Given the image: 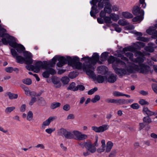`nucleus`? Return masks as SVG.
I'll use <instances>...</instances> for the list:
<instances>
[{"label": "nucleus", "mask_w": 157, "mask_h": 157, "mask_svg": "<svg viewBox=\"0 0 157 157\" xmlns=\"http://www.w3.org/2000/svg\"><path fill=\"white\" fill-rule=\"evenodd\" d=\"M104 10L106 12V13H111L112 11L111 4L109 2H106L105 3Z\"/></svg>", "instance_id": "nucleus-19"}, {"label": "nucleus", "mask_w": 157, "mask_h": 157, "mask_svg": "<svg viewBox=\"0 0 157 157\" xmlns=\"http://www.w3.org/2000/svg\"><path fill=\"white\" fill-rule=\"evenodd\" d=\"M64 137L68 139H73L74 138V136L73 134V131L72 132H71L67 131Z\"/></svg>", "instance_id": "nucleus-26"}, {"label": "nucleus", "mask_w": 157, "mask_h": 157, "mask_svg": "<svg viewBox=\"0 0 157 157\" xmlns=\"http://www.w3.org/2000/svg\"><path fill=\"white\" fill-rule=\"evenodd\" d=\"M132 99H120V105L127 104L130 103H132L133 101Z\"/></svg>", "instance_id": "nucleus-20"}, {"label": "nucleus", "mask_w": 157, "mask_h": 157, "mask_svg": "<svg viewBox=\"0 0 157 157\" xmlns=\"http://www.w3.org/2000/svg\"><path fill=\"white\" fill-rule=\"evenodd\" d=\"M6 95L8 96L10 99H17L18 97V95L17 94H13L10 92H7Z\"/></svg>", "instance_id": "nucleus-25"}, {"label": "nucleus", "mask_w": 157, "mask_h": 157, "mask_svg": "<svg viewBox=\"0 0 157 157\" xmlns=\"http://www.w3.org/2000/svg\"><path fill=\"white\" fill-rule=\"evenodd\" d=\"M147 33L150 35H153L154 36H157V31L155 30L154 27H150L146 30Z\"/></svg>", "instance_id": "nucleus-16"}, {"label": "nucleus", "mask_w": 157, "mask_h": 157, "mask_svg": "<svg viewBox=\"0 0 157 157\" xmlns=\"http://www.w3.org/2000/svg\"><path fill=\"white\" fill-rule=\"evenodd\" d=\"M61 105V103L59 102H54L52 103L50 106V108L52 109H54L59 107Z\"/></svg>", "instance_id": "nucleus-33"}, {"label": "nucleus", "mask_w": 157, "mask_h": 157, "mask_svg": "<svg viewBox=\"0 0 157 157\" xmlns=\"http://www.w3.org/2000/svg\"><path fill=\"white\" fill-rule=\"evenodd\" d=\"M23 55L25 57V64H29L32 63L33 59H32V54L30 52L27 51L23 52Z\"/></svg>", "instance_id": "nucleus-11"}, {"label": "nucleus", "mask_w": 157, "mask_h": 157, "mask_svg": "<svg viewBox=\"0 0 157 157\" xmlns=\"http://www.w3.org/2000/svg\"><path fill=\"white\" fill-rule=\"evenodd\" d=\"M55 130V128H48L46 129L45 131L48 134H51Z\"/></svg>", "instance_id": "nucleus-56"}, {"label": "nucleus", "mask_w": 157, "mask_h": 157, "mask_svg": "<svg viewBox=\"0 0 157 157\" xmlns=\"http://www.w3.org/2000/svg\"><path fill=\"white\" fill-rule=\"evenodd\" d=\"M122 15L123 17L127 19L132 18L133 17L132 15L128 12H123Z\"/></svg>", "instance_id": "nucleus-29"}, {"label": "nucleus", "mask_w": 157, "mask_h": 157, "mask_svg": "<svg viewBox=\"0 0 157 157\" xmlns=\"http://www.w3.org/2000/svg\"><path fill=\"white\" fill-rule=\"evenodd\" d=\"M15 109V107L14 106L7 107L5 109V112L7 114H9L13 111Z\"/></svg>", "instance_id": "nucleus-35"}, {"label": "nucleus", "mask_w": 157, "mask_h": 157, "mask_svg": "<svg viewBox=\"0 0 157 157\" xmlns=\"http://www.w3.org/2000/svg\"><path fill=\"white\" fill-rule=\"evenodd\" d=\"M112 25L113 26L115 27V29L116 31H117L119 33H120L121 32V28L117 26V25L116 24L113 23V24H112Z\"/></svg>", "instance_id": "nucleus-55"}, {"label": "nucleus", "mask_w": 157, "mask_h": 157, "mask_svg": "<svg viewBox=\"0 0 157 157\" xmlns=\"http://www.w3.org/2000/svg\"><path fill=\"white\" fill-rule=\"evenodd\" d=\"M144 19V16L141 15L135 17L133 18L132 19V21L133 22H137L138 21H141Z\"/></svg>", "instance_id": "nucleus-32"}, {"label": "nucleus", "mask_w": 157, "mask_h": 157, "mask_svg": "<svg viewBox=\"0 0 157 157\" xmlns=\"http://www.w3.org/2000/svg\"><path fill=\"white\" fill-rule=\"evenodd\" d=\"M61 81L64 84H66L69 82V79L67 77H64L62 78Z\"/></svg>", "instance_id": "nucleus-44"}, {"label": "nucleus", "mask_w": 157, "mask_h": 157, "mask_svg": "<svg viewBox=\"0 0 157 157\" xmlns=\"http://www.w3.org/2000/svg\"><path fill=\"white\" fill-rule=\"evenodd\" d=\"M117 59L118 58L111 56L108 59V63L112 64L113 69H114L116 67V63Z\"/></svg>", "instance_id": "nucleus-14"}, {"label": "nucleus", "mask_w": 157, "mask_h": 157, "mask_svg": "<svg viewBox=\"0 0 157 157\" xmlns=\"http://www.w3.org/2000/svg\"><path fill=\"white\" fill-rule=\"evenodd\" d=\"M108 54L107 52H104L102 53L101 57V60L102 61H105L108 57Z\"/></svg>", "instance_id": "nucleus-38"}, {"label": "nucleus", "mask_w": 157, "mask_h": 157, "mask_svg": "<svg viewBox=\"0 0 157 157\" xmlns=\"http://www.w3.org/2000/svg\"><path fill=\"white\" fill-rule=\"evenodd\" d=\"M117 153L116 151L115 150H113L109 154V157H115Z\"/></svg>", "instance_id": "nucleus-59"}, {"label": "nucleus", "mask_w": 157, "mask_h": 157, "mask_svg": "<svg viewBox=\"0 0 157 157\" xmlns=\"http://www.w3.org/2000/svg\"><path fill=\"white\" fill-rule=\"evenodd\" d=\"M33 115L32 112L29 111L27 113V120L29 121H30L33 119Z\"/></svg>", "instance_id": "nucleus-42"}, {"label": "nucleus", "mask_w": 157, "mask_h": 157, "mask_svg": "<svg viewBox=\"0 0 157 157\" xmlns=\"http://www.w3.org/2000/svg\"><path fill=\"white\" fill-rule=\"evenodd\" d=\"M11 52L12 55L14 58H16V57L18 56V54L15 51V50L13 49H11Z\"/></svg>", "instance_id": "nucleus-52"}, {"label": "nucleus", "mask_w": 157, "mask_h": 157, "mask_svg": "<svg viewBox=\"0 0 157 157\" xmlns=\"http://www.w3.org/2000/svg\"><path fill=\"white\" fill-rule=\"evenodd\" d=\"M5 35V37L7 39V40L6 38H2V41L3 44L7 45L9 44V45L12 47L14 46V44L16 43V39L13 36L10 35L8 33H6Z\"/></svg>", "instance_id": "nucleus-6"}, {"label": "nucleus", "mask_w": 157, "mask_h": 157, "mask_svg": "<svg viewBox=\"0 0 157 157\" xmlns=\"http://www.w3.org/2000/svg\"><path fill=\"white\" fill-rule=\"evenodd\" d=\"M69 76L71 78H73L76 77V73L74 72H71L69 74Z\"/></svg>", "instance_id": "nucleus-60"}, {"label": "nucleus", "mask_w": 157, "mask_h": 157, "mask_svg": "<svg viewBox=\"0 0 157 157\" xmlns=\"http://www.w3.org/2000/svg\"><path fill=\"white\" fill-rule=\"evenodd\" d=\"M113 143L111 141H108L106 143V146L105 149V152L108 153L111 150L113 146Z\"/></svg>", "instance_id": "nucleus-21"}, {"label": "nucleus", "mask_w": 157, "mask_h": 157, "mask_svg": "<svg viewBox=\"0 0 157 157\" xmlns=\"http://www.w3.org/2000/svg\"><path fill=\"white\" fill-rule=\"evenodd\" d=\"M70 106L69 105L66 104L63 106V109L65 111H68L70 110Z\"/></svg>", "instance_id": "nucleus-57"}, {"label": "nucleus", "mask_w": 157, "mask_h": 157, "mask_svg": "<svg viewBox=\"0 0 157 157\" xmlns=\"http://www.w3.org/2000/svg\"><path fill=\"white\" fill-rule=\"evenodd\" d=\"M86 149L88 151H89L92 153L95 152L96 151V148L89 143H88Z\"/></svg>", "instance_id": "nucleus-22"}, {"label": "nucleus", "mask_w": 157, "mask_h": 157, "mask_svg": "<svg viewBox=\"0 0 157 157\" xmlns=\"http://www.w3.org/2000/svg\"><path fill=\"white\" fill-rule=\"evenodd\" d=\"M117 79V76L114 74H111L108 78H107V80L106 81L110 83H113Z\"/></svg>", "instance_id": "nucleus-17"}, {"label": "nucleus", "mask_w": 157, "mask_h": 157, "mask_svg": "<svg viewBox=\"0 0 157 157\" xmlns=\"http://www.w3.org/2000/svg\"><path fill=\"white\" fill-rule=\"evenodd\" d=\"M23 89L25 91V94L27 96H29L30 91L29 88L26 87L24 86L23 87Z\"/></svg>", "instance_id": "nucleus-61"}, {"label": "nucleus", "mask_w": 157, "mask_h": 157, "mask_svg": "<svg viewBox=\"0 0 157 157\" xmlns=\"http://www.w3.org/2000/svg\"><path fill=\"white\" fill-rule=\"evenodd\" d=\"M89 142L81 143L79 144V145L82 148L85 147L86 149L88 145Z\"/></svg>", "instance_id": "nucleus-54"}, {"label": "nucleus", "mask_w": 157, "mask_h": 157, "mask_svg": "<svg viewBox=\"0 0 157 157\" xmlns=\"http://www.w3.org/2000/svg\"><path fill=\"white\" fill-rule=\"evenodd\" d=\"M67 131L65 129L61 128L57 130L58 135L64 137Z\"/></svg>", "instance_id": "nucleus-28"}, {"label": "nucleus", "mask_w": 157, "mask_h": 157, "mask_svg": "<svg viewBox=\"0 0 157 157\" xmlns=\"http://www.w3.org/2000/svg\"><path fill=\"white\" fill-rule=\"evenodd\" d=\"M98 88L95 87L89 90L88 92V94L89 95H91L93 94L95 91L97 90Z\"/></svg>", "instance_id": "nucleus-51"}, {"label": "nucleus", "mask_w": 157, "mask_h": 157, "mask_svg": "<svg viewBox=\"0 0 157 157\" xmlns=\"http://www.w3.org/2000/svg\"><path fill=\"white\" fill-rule=\"evenodd\" d=\"M52 80L54 84H57L59 87L60 86V84L59 83V81L58 78L56 77H53L52 78Z\"/></svg>", "instance_id": "nucleus-34"}, {"label": "nucleus", "mask_w": 157, "mask_h": 157, "mask_svg": "<svg viewBox=\"0 0 157 157\" xmlns=\"http://www.w3.org/2000/svg\"><path fill=\"white\" fill-rule=\"evenodd\" d=\"M22 82L23 83L27 85H29L32 83V81L30 78H26L23 79Z\"/></svg>", "instance_id": "nucleus-46"}, {"label": "nucleus", "mask_w": 157, "mask_h": 157, "mask_svg": "<svg viewBox=\"0 0 157 157\" xmlns=\"http://www.w3.org/2000/svg\"><path fill=\"white\" fill-rule=\"evenodd\" d=\"M132 13L135 15H141L144 16V12L143 10H141L140 8L138 6L134 7Z\"/></svg>", "instance_id": "nucleus-13"}, {"label": "nucleus", "mask_w": 157, "mask_h": 157, "mask_svg": "<svg viewBox=\"0 0 157 157\" xmlns=\"http://www.w3.org/2000/svg\"><path fill=\"white\" fill-rule=\"evenodd\" d=\"M139 103L141 105H148L149 103L148 102L145 101V100L144 99H140L139 101Z\"/></svg>", "instance_id": "nucleus-48"}, {"label": "nucleus", "mask_w": 157, "mask_h": 157, "mask_svg": "<svg viewBox=\"0 0 157 157\" xmlns=\"http://www.w3.org/2000/svg\"><path fill=\"white\" fill-rule=\"evenodd\" d=\"M143 120L144 123L148 124L151 123L152 122L151 119L149 116H148L144 117Z\"/></svg>", "instance_id": "nucleus-36"}, {"label": "nucleus", "mask_w": 157, "mask_h": 157, "mask_svg": "<svg viewBox=\"0 0 157 157\" xmlns=\"http://www.w3.org/2000/svg\"><path fill=\"white\" fill-rule=\"evenodd\" d=\"M48 67L47 66L46 68H44V69H46V71L43 73L42 75L45 78H48L50 74L54 75L56 73V72L55 70L51 67Z\"/></svg>", "instance_id": "nucleus-10"}, {"label": "nucleus", "mask_w": 157, "mask_h": 157, "mask_svg": "<svg viewBox=\"0 0 157 157\" xmlns=\"http://www.w3.org/2000/svg\"><path fill=\"white\" fill-rule=\"evenodd\" d=\"M111 19L114 21H117L119 18V16L118 15L114 13H111L110 15Z\"/></svg>", "instance_id": "nucleus-31"}, {"label": "nucleus", "mask_w": 157, "mask_h": 157, "mask_svg": "<svg viewBox=\"0 0 157 157\" xmlns=\"http://www.w3.org/2000/svg\"><path fill=\"white\" fill-rule=\"evenodd\" d=\"M109 128V126L107 124H104L99 127L93 126L92 129L97 133L102 132L107 130Z\"/></svg>", "instance_id": "nucleus-7"}, {"label": "nucleus", "mask_w": 157, "mask_h": 157, "mask_svg": "<svg viewBox=\"0 0 157 157\" xmlns=\"http://www.w3.org/2000/svg\"><path fill=\"white\" fill-rule=\"evenodd\" d=\"M143 62L137 63L139 65L132 63V66L133 68V73L135 71H138L143 74H147L151 71L150 67L144 63H142Z\"/></svg>", "instance_id": "nucleus-4"}, {"label": "nucleus", "mask_w": 157, "mask_h": 157, "mask_svg": "<svg viewBox=\"0 0 157 157\" xmlns=\"http://www.w3.org/2000/svg\"><path fill=\"white\" fill-rule=\"evenodd\" d=\"M12 47L16 48L17 51L19 53L22 52L25 50V48L23 45L17 43L14 44V46Z\"/></svg>", "instance_id": "nucleus-15"}, {"label": "nucleus", "mask_w": 157, "mask_h": 157, "mask_svg": "<svg viewBox=\"0 0 157 157\" xmlns=\"http://www.w3.org/2000/svg\"><path fill=\"white\" fill-rule=\"evenodd\" d=\"M73 134L74 139L75 140H82L87 138V136L84 134H82L81 132L77 130L73 131Z\"/></svg>", "instance_id": "nucleus-8"}, {"label": "nucleus", "mask_w": 157, "mask_h": 157, "mask_svg": "<svg viewBox=\"0 0 157 157\" xmlns=\"http://www.w3.org/2000/svg\"><path fill=\"white\" fill-rule=\"evenodd\" d=\"M145 0H139V2L140 5H141V8H145L146 6V4L145 2Z\"/></svg>", "instance_id": "nucleus-53"}, {"label": "nucleus", "mask_w": 157, "mask_h": 157, "mask_svg": "<svg viewBox=\"0 0 157 157\" xmlns=\"http://www.w3.org/2000/svg\"><path fill=\"white\" fill-rule=\"evenodd\" d=\"M152 88L154 92L157 94V84H152Z\"/></svg>", "instance_id": "nucleus-62"}, {"label": "nucleus", "mask_w": 157, "mask_h": 157, "mask_svg": "<svg viewBox=\"0 0 157 157\" xmlns=\"http://www.w3.org/2000/svg\"><path fill=\"white\" fill-rule=\"evenodd\" d=\"M100 99V97L99 95H96L91 100V101L93 103H95L99 101Z\"/></svg>", "instance_id": "nucleus-39"}, {"label": "nucleus", "mask_w": 157, "mask_h": 157, "mask_svg": "<svg viewBox=\"0 0 157 157\" xmlns=\"http://www.w3.org/2000/svg\"><path fill=\"white\" fill-rule=\"evenodd\" d=\"M129 65L125 67V68H119L115 67L114 69L116 73L119 76L129 75L133 73L132 63H129Z\"/></svg>", "instance_id": "nucleus-5"}, {"label": "nucleus", "mask_w": 157, "mask_h": 157, "mask_svg": "<svg viewBox=\"0 0 157 157\" xmlns=\"http://www.w3.org/2000/svg\"><path fill=\"white\" fill-rule=\"evenodd\" d=\"M75 118V115L72 113L69 114L67 116V119L68 120H74Z\"/></svg>", "instance_id": "nucleus-58"}, {"label": "nucleus", "mask_w": 157, "mask_h": 157, "mask_svg": "<svg viewBox=\"0 0 157 157\" xmlns=\"http://www.w3.org/2000/svg\"><path fill=\"white\" fill-rule=\"evenodd\" d=\"M38 102L40 105L42 106H44L46 104V101L42 98H39Z\"/></svg>", "instance_id": "nucleus-43"}, {"label": "nucleus", "mask_w": 157, "mask_h": 157, "mask_svg": "<svg viewBox=\"0 0 157 157\" xmlns=\"http://www.w3.org/2000/svg\"><path fill=\"white\" fill-rule=\"evenodd\" d=\"M105 149V145L101 144V147L98 148L97 151L98 152H102L104 151Z\"/></svg>", "instance_id": "nucleus-47"}, {"label": "nucleus", "mask_w": 157, "mask_h": 157, "mask_svg": "<svg viewBox=\"0 0 157 157\" xmlns=\"http://www.w3.org/2000/svg\"><path fill=\"white\" fill-rule=\"evenodd\" d=\"M125 55L130 60L136 63L144 62L145 59L143 53L139 51H137L135 53V56L137 57L134 59L133 58V54L131 53L127 52L125 54Z\"/></svg>", "instance_id": "nucleus-3"}, {"label": "nucleus", "mask_w": 157, "mask_h": 157, "mask_svg": "<svg viewBox=\"0 0 157 157\" xmlns=\"http://www.w3.org/2000/svg\"><path fill=\"white\" fill-rule=\"evenodd\" d=\"M130 107L134 109H137L140 108V105L138 103H135L132 104Z\"/></svg>", "instance_id": "nucleus-49"}, {"label": "nucleus", "mask_w": 157, "mask_h": 157, "mask_svg": "<svg viewBox=\"0 0 157 157\" xmlns=\"http://www.w3.org/2000/svg\"><path fill=\"white\" fill-rule=\"evenodd\" d=\"M134 50V47L131 46H129L127 47H125L123 49V50L124 51H133Z\"/></svg>", "instance_id": "nucleus-50"}, {"label": "nucleus", "mask_w": 157, "mask_h": 157, "mask_svg": "<svg viewBox=\"0 0 157 157\" xmlns=\"http://www.w3.org/2000/svg\"><path fill=\"white\" fill-rule=\"evenodd\" d=\"M56 117L55 116H52L49 117L48 119L43 122L42 125V128L43 129H44L45 128V126H48L50 123L52 121L56 119Z\"/></svg>", "instance_id": "nucleus-12"}, {"label": "nucleus", "mask_w": 157, "mask_h": 157, "mask_svg": "<svg viewBox=\"0 0 157 157\" xmlns=\"http://www.w3.org/2000/svg\"><path fill=\"white\" fill-rule=\"evenodd\" d=\"M47 67L46 63L44 64L41 61L37 62L35 64V66L33 65V71L34 72L38 73L39 72L41 68H46Z\"/></svg>", "instance_id": "nucleus-9"}, {"label": "nucleus", "mask_w": 157, "mask_h": 157, "mask_svg": "<svg viewBox=\"0 0 157 157\" xmlns=\"http://www.w3.org/2000/svg\"><path fill=\"white\" fill-rule=\"evenodd\" d=\"M59 61L57 65L59 67H61L65 64L68 63V64L73 67L78 69H81L82 63L79 62V58L77 57H75L73 59L70 57L65 58L63 56H55L52 59V61L46 63L47 66L53 67L56 63L57 60Z\"/></svg>", "instance_id": "nucleus-2"}, {"label": "nucleus", "mask_w": 157, "mask_h": 157, "mask_svg": "<svg viewBox=\"0 0 157 157\" xmlns=\"http://www.w3.org/2000/svg\"><path fill=\"white\" fill-rule=\"evenodd\" d=\"M119 65L123 66H126V63L125 62L121 60L120 59L118 58L116 63V67L117 66H118Z\"/></svg>", "instance_id": "nucleus-40"}, {"label": "nucleus", "mask_w": 157, "mask_h": 157, "mask_svg": "<svg viewBox=\"0 0 157 157\" xmlns=\"http://www.w3.org/2000/svg\"><path fill=\"white\" fill-rule=\"evenodd\" d=\"M118 23L122 26L127 25L129 24V23L124 19H120L118 22Z\"/></svg>", "instance_id": "nucleus-37"}, {"label": "nucleus", "mask_w": 157, "mask_h": 157, "mask_svg": "<svg viewBox=\"0 0 157 157\" xmlns=\"http://www.w3.org/2000/svg\"><path fill=\"white\" fill-rule=\"evenodd\" d=\"M150 45V44H149ZM150 45L148 46H146L145 48V49L146 51L149 52H152L154 50V48H155L154 45L153 43H150Z\"/></svg>", "instance_id": "nucleus-23"}, {"label": "nucleus", "mask_w": 157, "mask_h": 157, "mask_svg": "<svg viewBox=\"0 0 157 157\" xmlns=\"http://www.w3.org/2000/svg\"><path fill=\"white\" fill-rule=\"evenodd\" d=\"M16 60V61L17 63L22 64L24 62L25 63V59L23 57L18 56L16 57L15 58Z\"/></svg>", "instance_id": "nucleus-24"}, {"label": "nucleus", "mask_w": 157, "mask_h": 157, "mask_svg": "<svg viewBox=\"0 0 157 157\" xmlns=\"http://www.w3.org/2000/svg\"><path fill=\"white\" fill-rule=\"evenodd\" d=\"M138 40L143 41L144 42H147L148 41V39L146 38L143 37H139L137 38Z\"/></svg>", "instance_id": "nucleus-64"}, {"label": "nucleus", "mask_w": 157, "mask_h": 157, "mask_svg": "<svg viewBox=\"0 0 157 157\" xmlns=\"http://www.w3.org/2000/svg\"><path fill=\"white\" fill-rule=\"evenodd\" d=\"M7 32L6 30L1 25H0V36L2 37H5V34L6 33H5Z\"/></svg>", "instance_id": "nucleus-27"}, {"label": "nucleus", "mask_w": 157, "mask_h": 157, "mask_svg": "<svg viewBox=\"0 0 157 157\" xmlns=\"http://www.w3.org/2000/svg\"><path fill=\"white\" fill-rule=\"evenodd\" d=\"M105 22L106 24H111L112 23L111 17L106 16L104 19Z\"/></svg>", "instance_id": "nucleus-41"}, {"label": "nucleus", "mask_w": 157, "mask_h": 157, "mask_svg": "<svg viewBox=\"0 0 157 157\" xmlns=\"http://www.w3.org/2000/svg\"><path fill=\"white\" fill-rule=\"evenodd\" d=\"M85 62L82 67L83 70L85 71L87 75L94 80H96L99 83H102L107 80L106 76L98 75L96 76L94 74V71L96 67L95 66L97 62L99 59V56L97 53H94L91 58L88 56H86L82 58Z\"/></svg>", "instance_id": "nucleus-1"}, {"label": "nucleus", "mask_w": 157, "mask_h": 157, "mask_svg": "<svg viewBox=\"0 0 157 157\" xmlns=\"http://www.w3.org/2000/svg\"><path fill=\"white\" fill-rule=\"evenodd\" d=\"M67 89L73 91H76L77 90L76 86H75V83L74 82H72L70 84Z\"/></svg>", "instance_id": "nucleus-30"}, {"label": "nucleus", "mask_w": 157, "mask_h": 157, "mask_svg": "<svg viewBox=\"0 0 157 157\" xmlns=\"http://www.w3.org/2000/svg\"><path fill=\"white\" fill-rule=\"evenodd\" d=\"M106 12L104 10H102L101 11L100 13V17H102L104 19L105 17H106Z\"/></svg>", "instance_id": "nucleus-63"}, {"label": "nucleus", "mask_w": 157, "mask_h": 157, "mask_svg": "<svg viewBox=\"0 0 157 157\" xmlns=\"http://www.w3.org/2000/svg\"><path fill=\"white\" fill-rule=\"evenodd\" d=\"M123 93L117 91H114L113 95L115 97L123 96Z\"/></svg>", "instance_id": "nucleus-45"}, {"label": "nucleus", "mask_w": 157, "mask_h": 157, "mask_svg": "<svg viewBox=\"0 0 157 157\" xmlns=\"http://www.w3.org/2000/svg\"><path fill=\"white\" fill-rule=\"evenodd\" d=\"M142 112L144 113H146L148 116L153 115V112L150 110L147 107L144 106L143 108Z\"/></svg>", "instance_id": "nucleus-18"}]
</instances>
